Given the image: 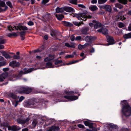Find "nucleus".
<instances>
[{"instance_id": "nucleus-20", "label": "nucleus", "mask_w": 131, "mask_h": 131, "mask_svg": "<svg viewBox=\"0 0 131 131\" xmlns=\"http://www.w3.org/2000/svg\"><path fill=\"white\" fill-rule=\"evenodd\" d=\"M9 96L12 99L16 100L17 98H19V96L18 97L14 93H11L9 94Z\"/></svg>"}, {"instance_id": "nucleus-2", "label": "nucleus", "mask_w": 131, "mask_h": 131, "mask_svg": "<svg viewBox=\"0 0 131 131\" xmlns=\"http://www.w3.org/2000/svg\"><path fill=\"white\" fill-rule=\"evenodd\" d=\"M78 90H75L74 91H67L65 90L64 91V93L67 95H66L63 96V97L66 99H68L69 101H73L75 100L78 99V97L77 96L72 95H73L75 93H78Z\"/></svg>"}, {"instance_id": "nucleus-52", "label": "nucleus", "mask_w": 131, "mask_h": 131, "mask_svg": "<svg viewBox=\"0 0 131 131\" xmlns=\"http://www.w3.org/2000/svg\"><path fill=\"white\" fill-rule=\"evenodd\" d=\"M77 126L79 128L84 129V125H83L79 124L77 125Z\"/></svg>"}, {"instance_id": "nucleus-8", "label": "nucleus", "mask_w": 131, "mask_h": 131, "mask_svg": "<svg viewBox=\"0 0 131 131\" xmlns=\"http://www.w3.org/2000/svg\"><path fill=\"white\" fill-rule=\"evenodd\" d=\"M36 102L34 101H30L28 102H26L24 103L25 106L28 107H33V105L35 104Z\"/></svg>"}, {"instance_id": "nucleus-55", "label": "nucleus", "mask_w": 131, "mask_h": 131, "mask_svg": "<svg viewBox=\"0 0 131 131\" xmlns=\"http://www.w3.org/2000/svg\"><path fill=\"white\" fill-rule=\"evenodd\" d=\"M3 125L4 127H7L8 129V127L9 126L8 123L7 122L4 123L3 124Z\"/></svg>"}, {"instance_id": "nucleus-31", "label": "nucleus", "mask_w": 131, "mask_h": 131, "mask_svg": "<svg viewBox=\"0 0 131 131\" xmlns=\"http://www.w3.org/2000/svg\"><path fill=\"white\" fill-rule=\"evenodd\" d=\"M102 24L101 23H96L94 25V28L95 29H96L97 28L101 27V26Z\"/></svg>"}, {"instance_id": "nucleus-16", "label": "nucleus", "mask_w": 131, "mask_h": 131, "mask_svg": "<svg viewBox=\"0 0 131 131\" xmlns=\"http://www.w3.org/2000/svg\"><path fill=\"white\" fill-rule=\"evenodd\" d=\"M89 30V28L88 27H86L82 28L81 30V31L83 34L87 35L89 34L88 31Z\"/></svg>"}, {"instance_id": "nucleus-36", "label": "nucleus", "mask_w": 131, "mask_h": 131, "mask_svg": "<svg viewBox=\"0 0 131 131\" xmlns=\"http://www.w3.org/2000/svg\"><path fill=\"white\" fill-rule=\"evenodd\" d=\"M83 22H81L78 23L77 22L74 21L73 22V24L75 26H79L81 25V24Z\"/></svg>"}, {"instance_id": "nucleus-62", "label": "nucleus", "mask_w": 131, "mask_h": 131, "mask_svg": "<svg viewBox=\"0 0 131 131\" xmlns=\"http://www.w3.org/2000/svg\"><path fill=\"white\" fill-rule=\"evenodd\" d=\"M6 62H0V67H1L5 65Z\"/></svg>"}, {"instance_id": "nucleus-60", "label": "nucleus", "mask_w": 131, "mask_h": 131, "mask_svg": "<svg viewBox=\"0 0 131 131\" xmlns=\"http://www.w3.org/2000/svg\"><path fill=\"white\" fill-rule=\"evenodd\" d=\"M49 1V0H42L41 3L45 4L48 2Z\"/></svg>"}, {"instance_id": "nucleus-5", "label": "nucleus", "mask_w": 131, "mask_h": 131, "mask_svg": "<svg viewBox=\"0 0 131 131\" xmlns=\"http://www.w3.org/2000/svg\"><path fill=\"white\" fill-rule=\"evenodd\" d=\"M32 89L28 86H22L18 88L17 92L19 93L28 94L32 91Z\"/></svg>"}, {"instance_id": "nucleus-41", "label": "nucleus", "mask_w": 131, "mask_h": 131, "mask_svg": "<svg viewBox=\"0 0 131 131\" xmlns=\"http://www.w3.org/2000/svg\"><path fill=\"white\" fill-rule=\"evenodd\" d=\"M19 101L16 100H15L14 102H13L12 103L13 105H14V106L15 107H16L18 105Z\"/></svg>"}, {"instance_id": "nucleus-53", "label": "nucleus", "mask_w": 131, "mask_h": 131, "mask_svg": "<svg viewBox=\"0 0 131 131\" xmlns=\"http://www.w3.org/2000/svg\"><path fill=\"white\" fill-rule=\"evenodd\" d=\"M75 39V36L74 35H71L70 38V39L72 41H74Z\"/></svg>"}, {"instance_id": "nucleus-15", "label": "nucleus", "mask_w": 131, "mask_h": 131, "mask_svg": "<svg viewBox=\"0 0 131 131\" xmlns=\"http://www.w3.org/2000/svg\"><path fill=\"white\" fill-rule=\"evenodd\" d=\"M64 11L68 12H71L73 13L75 12L74 9L71 7H64Z\"/></svg>"}, {"instance_id": "nucleus-46", "label": "nucleus", "mask_w": 131, "mask_h": 131, "mask_svg": "<svg viewBox=\"0 0 131 131\" xmlns=\"http://www.w3.org/2000/svg\"><path fill=\"white\" fill-rule=\"evenodd\" d=\"M37 121H34L32 123V125L34 127H35L36 126V125L37 124Z\"/></svg>"}, {"instance_id": "nucleus-44", "label": "nucleus", "mask_w": 131, "mask_h": 131, "mask_svg": "<svg viewBox=\"0 0 131 131\" xmlns=\"http://www.w3.org/2000/svg\"><path fill=\"white\" fill-rule=\"evenodd\" d=\"M53 127L54 131H58L60 130V128L59 126L53 125Z\"/></svg>"}, {"instance_id": "nucleus-14", "label": "nucleus", "mask_w": 131, "mask_h": 131, "mask_svg": "<svg viewBox=\"0 0 131 131\" xmlns=\"http://www.w3.org/2000/svg\"><path fill=\"white\" fill-rule=\"evenodd\" d=\"M97 31L100 32H102L103 34L105 35L108 34V30L106 28H102L97 30Z\"/></svg>"}, {"instance_id": "nucleus-19", "label": "nucleus", "mask_w": 131, "mask_h": 131, "mask_svg": "<svg viewBox=\"0 0 131 131\" xmlns=\"http://www.w3.org/2000/svg\"><path fill=\"white\" fill-rule=\"evenodd\" d=\"M54 58V57L53 56H52L51 55H49V57H47L45 59L44 61L45 62L50 61L53 60Z\"/></svg>"}, {"instance_id": "nucleus-59", "label": "nucleus", "mask_w": 131, "mask_h": 131, "mask_svg": "<svg viewBox=\"0 0 131 131\" xmlns=\"http://www.w3.org/2000/svg\"><path fill=\"white\" fill-rule=\"evenodd\" d=\"M95 49L93 47H92V48L90 50V52L91 53H94L95 52Z\"/></svg>"}, {"instance_id": "nucleus-33", "label": "nucleus", "mask_w": 131, "mask_h": 131, "mask_svg": "<svg viewBox=\"0 0 131 131\" xmlns=\"http://www.w3.org/2000/svg\"><path fill=\"white\" fill-rule=\"evenodd\" d=\"M119 3H121L124 4H127V0H118ZM129 2H131V0H129Z\"/></svg>"}, {"instance_id": "nucleus-34", "label": "nucleus", "mask_w": 131, "mask_h": 131, "mask_svg": "<svg viewBox=\"0 0 131 131\" xmlns=\"http://www.w3.org/2000/svg\"><path fill=\"white\" fill-rule=\"evenodd\" d=\"M20 27L21 30H22L23 31H25L28 30V28L25 26L21 25Z\"/></svg>"}, {"instance_id": "nucleus-25", "label": "nucleus", "mask_w": 131, "mask_h": 131, "mask_svg": "<svg viewBox=\"0 0 131 131\" xmlns=\"http://www.w3.org/2000/svg\"><path fill=\"white\" fill-rule=\"evenodd\" d=\"M8 37L11 38L13 36L16 37L18 36L17 33L15 32H13L12 33H9L7 36Z\"/></svg>"}, {"instance_id": "nucleus-56", "label": "nucleus", "mask_w": 131, "mask_h": 131, "mask_svg": "<svg viewBox=\"0 0 131 131\" xmlns=\"http://www.w3.org/2000/svg\"><path fill=\"white\" fill-rule=\"evenodd\" d=\"M5 79V77L3 75H1L0 76V81L2 82L3 81L4 79Z\"/></svg>"}, {"instance_id": "nucleus-24", "label": "nucleus", "mask_w": 131, "mask_h": 131, "mask_svg": "<svg viewBox=\"0 0 131 131\" xmlns=\"http://www.w3.org/2000/svg\"><path fill=\"white\" fill-rule=\"evenodd\" d=\"M2 54L3 56L6 59H10L11 57L10 55L6 53L4 51L2 53Z\"/></svg>"}, {"instance_id": "nucleus-7", "label": "nucleus", "mask_w": 131, "mask_h": 131, "mask_svg": "<svg viewBox=\"0 0 131 131\" xmlns=\"http://www.w3.org/2000/svg\"><path fill=\"white\" fill-rule=\"evenodd\" d=\"M8 8L5 2L0 0V13L6 11Z\"/></svg>"}, {"instance_id": "nucleus-61", "label": "nucleus", "mask_w": 131, "mask_h": 131, "mask_svg": "<svg viewBox=\"0 0 131 131\" xmlns=\"http://www.w3.org/2000/svg\"><path fill=\"white\" fill-rule=\"evenodd\" d=\"M46 116H43L42 117H41V121H44L45 122V123L46 122Z\"/></svg>"}, {"instance_id": "nucleus-18", "label": "nucleus", "mask_w": 131, "mask_h": 131, "mask_svg": "<svg viewBox=\"0 0 131 131\" xmlns=\"http://www.w3.org/2000/svg\"><path fill=\"white\" fill-rule=\"evenodd\" d=\"M95 39L94 37L87 36L84 38L85 41L87 42H90L93 41Z\"/></svg>"}, {"instance_id": "nucleus-13", "label": "nucleus", "mask_w": 131, "mask_h": 131, "mask_svg": "<svg viewBox=\"0 0 131 131\" xmlns=\"http://www.w3.org/2000/svg\"><path fill=\"white\" fill-rule=\"evenodd\" d=\"M101 8L103 9H105V11H108L109 12H111L112 8L110 5H104L100 7Z\"/></svg>"}, {"instance_id": "nucleus-39", "label": "nucleus", "mask_w": 131, "mask_h": 131, "mask_svg": "<svg viewBox=\"0 0 131 131\" xmlns=\"http://www.w3.org/2000/svg\"><path fill=\"white\" fill-rule=\"evenodd\" d=\"M98 3L99 4H102L105 3L107 0H98Z\"/></svg>"}, {"instance_id": "nucleus-32", "label": "nucleus", "mask_w": 131, "mask_h": 131, "mask_svg": "<svg viewBox=\"0 0 131 131\" xmlns=\"http://www.w3.org/2000/svg\"><path fill=\"white\" fill-rule=\"evenodd\" d=\"M88 126L89 128L92 129L91 131H97V129L93 127L92 123H90Z\"/></svg>"}, {"instance_id": "nucleus-27", "label": "nucleus", "mask_w": 131, "mask_h": 131, "mask_svg": "<svg viewBox=\"0 0 131 131\" xmlns=\"http://www.w3.org/2000/svg\"><path fill=\"white\" fill-rule=\"evenodd\" d=\"M21 24H16L15 25H14V28H15L16 30H21L20 26L21 25H20Z\"/></svg>"}, {"instance_id": "nucleus-47", "label": "nucleus", "mask_w": 131, "mask_h": 131, "mask_svg": "<svg viewBox=\"0 0 131 131\" xmlns=\"http://www.w3.org/2000/svg\"><path fill=\"white\" fill-rule=\"evenodd\" d=\"M53 125L49 127L47 131H54Z\"/></svg>"}, {"instance_id": "nucleus-29", "label": "nucleus", "mask_w": 131, "mask_h": 131, "mask_svg": "<svg viewBox=\"0 0 131 131\" xmlns=\"http://www.w3.org/2000/svg\"><path fill=\"white\" fill-rule=\"evenodd\" d=\"M55 16L57 17L58 19L60 20H61L64 16L62 15H57L56 14Z\"/></svg>"}, {"instance_id": "nucleus-43", "label": "nucleus", "mask_w": 131, "mask_h": 131, "mask_svg": "<svg viewBox=\"0 0 131 131\" xmlns=\"http://www.w3.org/2000/svg\"><path fill=\"white\" fill-rule=\"evenodd\" d=\"M77 0H69V2L72 4H76Z\"/></svg>"}, {"instance_id": "nucleus-49", "label": "nucleus", "mask_w": 131, "mask_h": 131, "mask_svg": "<svg viewBox=\"0 0 131 131\" xmlns=\"http://www.w3.org/2000/svg\"><path fill=\"white\" fill-rule=\"evenodd\" d=\"M82 38V37L81 36H77L75 38V40L76 41H79L81 40V39Z\"/></svg>"}, {"instance_id": "nucleus-58", "label": "nucleus", "mask_w": 131, "mask_h": 131, "mask_svg": "<svg viewBox=\"0 0 131 131\" xmlns=\"http://www.w3.org/2000/svg\"><path fill=\"white\" fill-rule=\"evenodd\" d=\"M25 99V97L23 96H21L20 97V98H19V100L18 101L19 102H21L24 99Z\"/></svg>"}, {"instance_id": "nucleus-23", "label": "nucleus", "mask_w": 131, "mask_h": 131, "mask_svg": "<svg viewBox=\"0 0 131 131\" xmlns=\"http://www.w3.org/2000/svg\"><path fill=\"white\" fill-rule=\"evenodd\" d=\"M56 12L57 13H61L64 11V7L60 8L57 7L56 9Z\"/></svg>"}, {"instance_id": "nucleus-26", "label": "nucleus", "mask_w": 131, "mask_h": 131, "mask_svg": "<svg viewBox=\"0 0 131 131\" xmlns=\"http://www.w3.org/2000/svg\"><path fill=\"white\" fill-rule=\"evenodd\" d=\"M123 37L125 39L131 38V32L124 35H123Z\"/></svg>"}, {"instance_id": "nucleus-54", "label": "nucleus", "mask_w": 131, "mask_h": 131, "mask_svg": "<svg viewBox=\"0 0 131 131\" xmlns=\"http://www.w3.org/2000/svg\"><path fill=\"white\" fill-rule=\"evenodd\" d=\"M28 25L29 26H33L34 25V23L31 21H28L27 23Z\"/></svg>"}, {"instance_id": "nucleus-21", "label": "nucleus", "mask_w": 131, "mask_h": 131, "mask_svg": "<svg viewBox=\"0 0 131 131\" xmlns=\"http://www.w3.org/2000/svg\"><path fill=\"white\" fill-rule=\"evenodd\" d=\"M89 9L92 11H94L97 10L98 8L96 5H91L89 7Z\"/></svg>"}, {"instance_id": "nucleus-10", "label": "nucleus", "mask_w": 131, "mask_h": 131, "mask_svg": "<svg viewBox=\"0 0 131 131\" xmlns=\"http://www.w3.org/2000/svg\"><path fill=\"white\" fill-rule=\"evenodd\" d=\"M21 129L20 127L15 125H13L12 126H9L8 127V130L9 131H18Z\"/></svg>"}, {"instance_id": "nucleus-3", "label": "nucleus", "mask_w": 131, "mask_h": 131, "mask_svg": "<svg viewBox=\"0 0 131 131\" xmlns=\"http://www.w3.org/2000/svg\"><path fill=\"white\" fill-rule=\"evenodd\" d=\"M36 66L37 68L35 69H34L33 68H30L28 70H27L26 68H24L23 69L24 72H23V71H20L18 75L20 76L24 74H27L36 69H41V63H36Z\"/></svg>"}, {"instance_id": "nucleus-38", "label": "nucleus", "mask_w": 131, "mask_h": 131, "mask_svg": "<svg viewBox=\"0 0 131 131\" xmlns=\"http://www.w3.org/2000/svg\"><path fill=\"white\" fill-rule=\"evenodd\" d=\"M6 4L10 8H12L13 7L11 2L8 1L6 2Z\"/></svg>"}, {"instance_id": "nucleus-51", "label": "nucleus", "mask_w": 131, "mask_h": 131, "mask_svg": "<svg viewBox=\"0 0 131 131\" xmlns=\"http://www.w3.org/2000/svg\"><path fill=\"white\" fill-rule=\"evenodd\" d=\"M74 57V56L73 54L71 55H68L66 56L65 58H72Z\"/></svg>"}, {"instance_id": "nucleus-37", "label": "nucleus", "mask_w": 131, "mask_h": 131, "mask_svg": "<svg viewBox=\"0 0 131 131\" xmlns=\"http://www.w3.org/2000/svg\"><path fill=\"white\" fill-rule=\"evenodd\" d=\"M46 66L48 68H53L52 64L51 62H48L46 63Z\"/></svg>"}, {"instance_id": "nucleus-1", "label": "nucleus", "mask_w": 131, "mask_h": 131, "mask_svg": "<svg viewBox=\"0 0 131 131\" xmlns=\"http://www.w3.org/2000/svg\"><path fill=\"white\" fill-rule=\"evenodd\" d=\"M122 106V111L123 114L126 116H129L131 115V107L127 101L123 100L121 102Z\"/></svg>"}, {"instance_id": "nucleus-12", "label": "nucleus", "mask_w": 131, "mask_h": 131, "mask_svg": "<svg viewBox=\"0 0 131 131\" xmlns=\"http://www.w3.org/2000/svg\"><path fill=\"white\" fill-rule=\"evenodd\" d=\"M107 40L108 43L107 44V45L108 46L109 45H113L114 43V40L113 38L110 36H107Z\"/></svg>"}, {"instance_id": "nucleus-22", "label": "nucleus", "mask_w": 131, "mask_h": 131, "mask_svg": "<svg viewBox=\"0 0 131 131\" xmlns=\"http://www.w3.org/2000/svg\"><path fill=\"white\" fill-rule=\"evenodd\" d=\"M89 45V43L86 42L83 45H79L78 46V47L79 49L81 50L83 48H85L86 46H88Z\"/></svg>"}, {"instance_id": "nucleus-40", "label": "nucleus", "mask_w": 131, "mask_h": 131, "mask_svg": "<svg viewBox=\"0 0 131 131\" xmlns=\"http://www.w3.org/2000/svg\"><path fill=\"white\" fill-rule=\"evenodd\" d=\"M115 7H117L118 8L120 9H121L123 8V6L120 4L117 3L115 4Z\"/></svg>"}, {"instance_id": "nucleus-30", "label": "nucleus", "mask_w": 131, "mask_h": 131, "mask_svg": "<svg viewBox=\"0 0 131 131\" xmlns=\"http://www.w3.org/2000/svg\"><path fill=\"white\" fill-rule=\"evenodd\" d=\"M6 42V40L5 39H3L2 37H0V45L4 44Z\"/></svg>"}, {"instance_id": "nucleus-6", "label": "nucleus", "mask_w": 131, "mask_h": 131, "mask_svg": "<svg viewBox=\"0 0 131 131\" xmlns=\"http://www.w3.org/2000/svg\"><path fill=\"white\" fill-rule=\"evenodd\" d=\"M41 49H36L34 50L29 52L30 54H31L33 53L36 54V55H37L36 57V59L37 60H40L41 59V56L37 55L41 54Z\"/></svg>"}, {"instance_id": "nucleus-11", "label": "nucleus", "mask_w": 131, "mask_h": 131, "mask_svg": "<svg viewBox=\"0 0 131 131\" xmlns=\"http://www.w3.org/2000/svg\"><path fill=\"white\" fill-rule=\"evenodd\" d=\"M20 64L18 62H17L16 61L13 60L10 62L9 64V66L13 68L19 67Z\"/></svg>"}, {"instance_id": "nucleus-35", "label": "nucleus", "mask_w": 131, "mask_h": 131, "mask_svg": "<svg viewBox=\"0 0 131 131\" xmlns=\"http://www.w3.org/2000/svg\"><path fill=\"white\" fill-rule=\"evenodd\" d=\"M26 31H22L19 32L20 36L22 37V36H25Z\"/></svg>"}, {"instance_id": "nucleus-17", "label": "nucleus", "mask_w": 131, "mask_h": 131, "mask_svg": "<svg viewBox=\"0 0 131 131\" xmlns=\"http://www.w3.org/2000/svg\"><path fill=\"white\" fill-rule=\"evenodd\" d=\"M62 22L63 25L66 27H70L73 26V24H72L68 22L63 21Z\"/></svg>"}, {"instance_id": "nucleus-48", "label": "nucleus", "mask_w": 131, "mask_h": 131, "mask_svg": "<svg viewBox=\"0 0 131 131\" xmlns=\"http://www.w3.org/2000/svg\"><path fill=\"white\" fill-rule=\"evenodd\" d=\"M118 27L119 28H122L124 27L125 25L124 24L122 23H120L118 24Z\"/></svg>"}, {"instance_id": "nucleus-63", "label": "nucleus", "mask_w": 131, "mask_h": 131, "mask_svg": "<svg viewBox=\"0 0 131 131\" xmlns=\"http://www.w3.org/2000/svg\"><path fill=\"white\" fill-rule=\"evenodd\" d=\"M78 6L79 7L83 8H85V7L83 4H78Z\"/></svg>"}, {"instance_id": "nucleus-57", "label": "nucleus", "mask_w": 131, "mask_h": 131, "mask_svg": "<svg viewBox=\"0 0 131 131\" xmlns=\"http://www.w3.org/2000/svg\"><path fill=\"white\" fill-rule=\"evenodd\" d=\"M121 131H129V130L127 128H122L121 129Z\"/></svg>"}, {"instance_id": "nucleus-4", "label": "nucleus", "mask_w": 131, "mask_h": 131, "mask_svg": "<svg viewBox=\"0 0 131 131\" xmlns=\"http://www.w3.org/2000/svg\"><path fill=\"white\" fill-rule=\"evenodd\" d=\"M86 13H82L78 14H74L73 15L74 17H75L80 20L86 21L87 18H90L92 16L90 15H87Z\"/></svg>"}, {"instance_id": "nucleus-45", "label": "nucleus", "mask_w": 131, "mask_h": 131, "mask_svg": "<svg viewBox=\"0 0 131 131\" xmlns=\"http://www.w3.org/2000/svg\"><path fill=\"white\" fill-rule=\"evenodd\" d=\"M13 58L15 59L18 60L20 58V56L19 55H15L13 56Z\"/></svg>"}, {"instance_id": "nucleus-50", "label": "nucleus", "mask_w": 131, "mask_h": 131, "mask_svg": "<svg viewBox=\"0 0 131 131\" xmlns=\"http://www.w3.org/2000/svg\"><path fill=\"white\" fill-rule=\"evenodd\" d=\"M7 28L8 30L10 31H12L14 30V29L13 28L12 26H7Z\"/></svg>"}, {"instance_id": "nucleus-64", "label": "nucleus", "mask_w": 131, "mask_h": 131, "mask_svg": "<svg viewBox=\"0 0 131 131\" xmlns=\"http://www.w3.org/2000/svg\"><path fill=\"white\" fill-rule=\"evenodd\" d=\"M90 123L89 122L86 121H85L84 122V124L85 125L87 126H88L89 125Z\"/></svg>"}, {"instance_id": "nucleus-42", "label": "nucleus", "mask_w": 131, "mask_h": 131, "mask_svg": "<svg viewBox=\"0 0 131 131\" xmlns=\"http://www.w3.org/2000/svg\"><path fill=\"white\" fill-rule=\"evenodd\" d=\"M62 61L61 60H56L55 61L54 63L55 64L57 65L62 63Z\"/></svg>"}, {"instance_id": "nucleus-28", "label": "nucleus", "mask_w": 131, "mask_h": 131, "mask_svg": "<svg viewBox=\"0 0 131 131\" xmlns=\"http://www.w3.org/2000/svg\"><path fill=\"white\" fill-rule=\"evenodd\" d=\"M17 121L18 123L21 124H25L24 122V120L20 118H18L17 119Z\"/></svg>"}, {"instance_id": "nucleus-9", "label": "nucleus", "mask_w": 131, "mask_h": 131, "mask_svg": "<svg viewBox=\"0 0 131 131\" xmlns=\"http://www.w3.org/2000/svg\"><path fill=\"white\" fill-rule=\"evenodd\" d=\"M109 130L108 131H117L116 129L118 128L117 126L113 124H110L108 125Z\"/></svg>"}]
</instances>
